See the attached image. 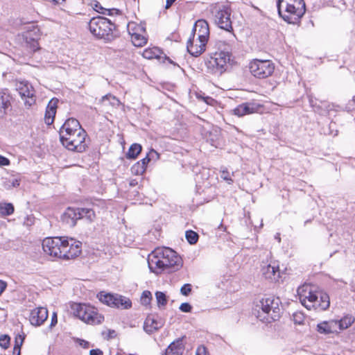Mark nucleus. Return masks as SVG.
<instances>
[{"instance_id": "nucleus-1", "label": "nucleus", "mask_w": 355, "mask_h": 355, "mask_svg": "<svg viewBox=\"0 0 355 355\" xmlns=\"http://www.w3.org/2000/svg\"><path fill=\"white\" fill-rule=\"evenodd\" d=\"M87 133L79 121L73 118L67 119L60 130V140L68 150L82 153L86 150Z\"/></svg>"}, {"instance_id": "nucleus-2", "label": "nucleus", "mask_w": 355, "mask_h": 355, "mask_svg": "<svg viewBox=\"0 0 355 355\" xmlns=\"http://www.w3.org/2000/svg\"><path fill=\"white\" fill-rule=\"evenodd\" d=\"M148 263L150 270L157 274L164 270L173 272L182 266V260L176 252L169 248H159L148 256Z\"/></svg>"}, {"instance_id": "nucleus-3", "label": "nucleus", "mask_w": 355, "mask_h": 355, "mask_svg": "<svg viewBox=\"0 0 355 355\" xmlns=\"http://www.w3.org/2000/svg\"><path fill=\"white\" fill-rule=\"evenodd\" d=\"M279 15L286 22L297 24L306 12L304 0H277Z\"/></svg>"}, {"instance_id": "nucleus-4", "label": "nucleus", "mask_w": 355, "mask_h": 355, "mask_svg": "<svg viewBox=\"0 0 355 355\" xmlns=\"http://www.w3.org/2000/svg\"><path fill=\"white\" fill-rule=\"evenodd\" d=\"M115 25L104 17H93L89 22V29L92 34L100 39L111 41L114 38L113 30Z\"/></svg>"}, {"instance_id": "nucleus-5", "label": "nucleus", "mask_w": 355, "mask_h": 355, "mask_svg": "<svg viewBox=\"0 0 355 355\" xmlns=\"http://www.w3.org/2000/svg\"><path fill=\"white\" fill-rule=\"evenodd\" d=\"M95 218V212L92 209L73 207H68L61 216L62 223L69 227H74L79 219L85 218L92 222Z\"/></svg>"}, {"instance_id": "nucleus-6", "label": "nucleus", "mask_w": 355, "mask_h": 355, "mask_svg": "<svg viewBox=\"0 0 355 355\" xmlns=\"http://www.w3.org/2000/svg\"><path fill=\"white\" fill-rule=\"evenodd\" d=\"M259 303V306L262 312L266 314L261 320H266L267 322H271L279 319L280 314V300L279 298L268 297L263 298Z\"/></svg>"}, {"instance_id": "nucleus-7", "label": "nucleus", "mask_w": 355, "mask_h": 355, "mask_svg": "<svg viewBox=\"0 0 355 355\" xmlns=\"http://www.w3.org/2000/svg\"><path fill=\"white\" fill-rule=\"evenodd\" d=\"M74 310L75 315L79 319L89 324H100L104 319L94 307L85 304H76Z\"/></svg>"}, {"instance_id": "nucleus-8", "label": "nucleus", "mask_w": 355, "mask_h": 355, "mask_svg": "<svg viewBox=\"0 0 355 355\" xmlns=\"http://www.w3.org/2000/svg\"><path fill=\"white\" fill-rule=\"evenodd\" d=\"M74 310L75 315L79 319L89 324H100L104 319L94 307L85 304H76Z\"/></svg>"}, {"instance_id": "nucleus-9", "label": "nucleus", "mask_w": 355, "mask_h": 355, "mask_svg": "<svg viewBox=\"0 0 355 355\" xmlns=\"http://www.w3.org/2000/svg\"><path fill=\"white\" fill-rule=\"evenodd\" d=\"M97 297L103 304L112 308L128 309L132 306V302L129 298L119 294L101 291L97 295Z\"/></svg>"}, {"instance_id": "nucleus-10", "label": "nucleus", "mask_w": 355, "mask_h": 355, "mask_svg": "<svg viewBox=\"0 0 355 355\" xmlns=\"http://www.w3.org/2000/svg\"><path fill=\"white\" fill-rule=\"evenodd\" d=\"M229 46L225 50L215 52L207 62L208 68H211L215 73H222L226 70L227 64L231 60Z\"/></svg>"}, {"instance_id": "nucleus-11", "label": "nucleus", "mask_w": 355, "mask_h": 355, "mask_svg": "<svg viewBox=\"0 0 355 355\" xmlns=\"http://www.w3.org/2000/svg\"><path fill=\"white\" fill-rule=\"evenodd\" d=\"M215 24L221 29L232 32V21L231 19V9L226 6L216 7L212 11Z\"/></svg>"}, {"instance_id": "nucleus-12", "label": "nucleus", "mask_w": 355, "mask_h": 355, "mask_svg": "<svg viewBox=\"0 0 355 355\" xmlns=\"http://www.w3.org/2000/svg\"><path fill=\"white\" fill-rule=\"evenodd\" d=\"M249 68L250 73L254 77L266 78L272 74L275 70V65L268 60L255 59L250 63Z\"/></svg>"}, {"instance_id": "nucleus-13", "label": "nucleus", "mask_w": 355, "mask_h": 355, "mask_svg": "<svg viewBox=\"0 0 355 355\" xmlns=\"http://www.w3.org/2000/svg\"><path fill=\"white\" fill-rule=\"evenodd\" d=\"M64 237L46 238L42 241L44 252L53 257L62 259Z\"/></svg>"}, {"instance_id": "nucleus-14", "label": "nucleus", "mask_w": 355, "mask_h": 355, "mask_svg": "<svg viewBox=\"0 0 355 355\" xmlns=\"http://www.w3.org/2000/svg\"><path fill=\"white\" fill-rule=\"evenodd\" d=\"M82 243L72 238L64 239L62 259H71L77 257L81 252Z\"/></svg>"}, {"instance_id": "nucleus-15", "label": "nucleus", "mask_w": 355, "mask_h": 355, "mask_svg": "<svg viewBox=\"0 0 355 355\" xmlns=\"http://www.w3.org/2000/svg\"><path fill=\"white\" fill-rule=\"evenodd\" d=\"M318 291H313L311 286L304 285L298 288L297 293L302 304L307 309L311 310L314 306L313 301L317 297Z\"/></svg>"}, {"instance_id": "nucleus-16", "label": "nucleus", "mask_w": 355, "mask_h": 355, "mask_svg": "<svg viewBox=\"0 0 355 355\" xmlns=\"http://www.w3.org/2000/svg\"><path fill=\"white\" fill-rule=\"evenodd\" d=\"M17 89L26 106L31 107L35 102V91L28 82H19Z\"/></svg>"}, {"instance_id": "nucleus-17", "label": "nucleus", "mask_w": 355, "mask_h": 355, "mask_svg": "<svg viewBox=\"0 0 355 355\" xmlns=\"http://www.w3.org/2000/svg\"><path fill=\"white\" fill-rule=\"evenodd\" d=\"M192 37L197 36L198 40H200L201 46L203 47L204 44H207L209 35V28L207 22L205 20H198L193 26Z\"/></svg>"}, {"instance_id": "nucleus-18", "label": "nucleus", "mask_w": 355, "mask_h": 355, "mask_svg": "<svg viewBox=\"0 0 355 355\" xmlns=\"http://www.w3.org/2000/svg\"><path fill=\"white\" fill-rule=\"evenodd\" d=\"M263 275L271 281H278L280 277L279 263L276 261H270L266 266L262 267Z\"/></svg>"}, {"instance_id": "nucleus-19", "label": "nucleus", "mask_w": 355, "mask_h": 355, "mask_svg": "<svg viewBox=\"0 0 355 355\" xmlns=\"http://www.w3.org/2000/svg\"><path fill=\"white\" fill-rule=\"evenodd\" d=\"M48 318V311L44 307H38L31 311L29 320L31 324L40 326Z\"/></svg>"}, {"instance_id": "nucleus-20", "label": "nucleus", "mask_w": 355, "mask_h": 355, "mask_svg": "<svg viewBox=\"0 0 355 355\" xmlns=\"http://www.w3.org/2000/svg\"><path fill=\"white\" fill-rule=\"evenodd\" d=\"M200 40L195 39L193 37H190L187 41V49L188 52L194 57H198L201 55L205 51V46L207 44H203V47L201 46Z\"/></svg>"}, {"instance_id": "nucleus-21", "label": "nucleus", "mask_w": 355, "mask_h": 355, "mask_svg": "<svg viewBox=\"0 0 355 355\" xmlns=\"http://www.w3.org/2000/svg\"><path fill=\"white\" fill-rule=\"evenodd\" d=\"M317 297L313 301L314 306L312 308L315 310L324 311L329 307L330 300L329 295L322 291H318Z\"/></svg>"}, {"instance_id": "nucleus-22", "label": "nucleus", "mask_w": 355, "mask_h": 355, "mask_svg": "<svg viewBox=\"0 0 355 355\" xmlns=\"http://www.w3.org/2000/svg\"><path fill=\"white\" fill-rule=\"evenodd\" d=\"M31 26L33 29L27 31L25 37L27 43H30L31 49L35 52L39 49L37 40L40 37V30L34 25Z\"/></svg>"}, {"instance_id": "nucleus-23", "label": "nucleus", "mask_w": 355, "mask_h": 355, "mask_svg": "<svg viewBox=\"0 0 355 355\" xmlns=\"http://www.w3.org/2000/svg\"><path fill=\"white\" fill-rule=\"evenodd\" d=\"M184 338H180L171 343L165 352V355H182L184 350Z\"/></svg>"}, {"instance_id": "nucleus-24", "label": "nucleus", "mask_w": 355, "mask_h": 355, "mask_svg": "<svg viewBox=\"0 0 355 355\" xmlns=\"http://www.w3.org/2000/svg\"><path fill=\"white\" fill-rule=\"evenodd\" d=\"M164 325L162 320H157L153 316H148L144 322V331L150 334L155 331L158 330Z\"/></svg>"}, {"instance_id": "nucleus-25", "label": "nucleus", "mask_w": 355, "mask_h": 355, "mask_svg": "<svg viewBox=\"0 0 355 355\" xmlns=\"http://www.w3.org/2000/svg\"><path fill=\"white\" fill-rule=\"evenodd\" d=\"M57 104V99L53 98L49 102L44 115V121L46 124L51 125L53 123L56 113Z\"/></svg>"}, {"instance_id": "nucleus-26", "label": "nucleus", "mask_w": 355, "mask_h": 355, "mask_svg": "<svg viewBox=\"0 0 355 355\" xmlns=\"http://www.w3.org/2000/svg\"><path fill=\"white\" fill-rule=\"evenodd\" d=\"M257 111L254 103H245L238 105L234 110V114L238 116H243L246 114L254 113Z\"/></svg>"}, {"instance_id": "nucleus-27", "label": "nucleus", "mask_w": 355, "mask_h": 355, "mask_svg": "<svg viewBox=\"0 0 355 355\" xmlns=\"http://www.w3.org/2000/svg\"><path fill=\"white\" fill-rule=\"evenodd\" d=\"M317 331L322 334L327 335L337 332L336 322L334 320L324 321L317 325Z\"/></svg>"}, {"instance_id": "nucleus-28", "label": "nucleus", "mask_w": 355, "mask_h": 355, "mask_svg": "<svg viewBox=\"0 0 355 355\" xmlns=\"http://www.w3.org/2000/svg\"><path fill=\"white\" fill-rule=\"evenodd\" d=\"M11 97L5 90L0 89V118L6 112L7 109L10 106Z\"/></svg>"}, {"instance_id": "nucleus-29", "label": "nucleus", "mask_w": 355, "mask_h": 355, "mask_svg": "<svg viewBox=\"0 0 355 355\" xmlns=\"http://www.w3.org/2000/svg\"><path fill=\"white\" fill-rule=\"evenodd\" d=\"M336 322V330H343L350 327L354 322V318L352 315H345L340 320H335Z\"/></svg>"}, {"instance_id": "nucleus-30", "label": "nucleus", "mask_w": 355, "mask_h": 355, "mask_svg": "<svg viewBox=\"0 0 355 355\" xmlns=\"http://www.w3.org/2000/svg\"><path fill=\"white\" fill-rule=\"evenodd\" d=\"M145 33H132L131 37L132 42L135 46H142L147 42V38L144 35Z\"/></svg>"}, {"instance_id": "nucleus-31", "label": "nucleus", "mask_w": 355, "mask_h": 355, "mask_svg": "<svg viewBox=\"0 0 355 355\" xmlns=\"http://www.w3.org/2000/svg\"><path fill=\"white\" fill-rule=\"evenodd\" d=\"M101 103L106 105L107 104L111 105L113 107H118L120 105V101L114 96L108 94L103 96L101 99Z\"/></svg>"}, {"instance_id": "nucleus-32", "label": "nucleus", "mask_w": 355, "mask_h": 355, "mask_svg": "<svg viewBox=\"0 0 355 355\" xmlns=\"http://www.w3.org/2000/svg\"><path fill=\"white\" fill-rule=\"evenodd\" d=\"M15 208L12 203L0 202V214L2 216H10L14 213Z\"/></svg>"}, {"instance_id": "nucleus-33", "label": "nucleus", "mask_w": 355, "mask_h": 355, "mask_svg": "<svg viewBox=\"0 0 355 355\" xmlns=\"http://www.w3.org/2000/svg\"><path fill=\"white\" fill-rule=\"evenodd\" d=\"M142 147L139 144H133L129 148V150L126 154V157L128 159H135L137 155L141 153Z\"/></svg>"}, {"instance_id": "nucleus-34", "label": "nucleus", "mask_w": 355, "mask_h": 355, "mask_svg": "<svg viewBox=\"0 0 355 355\" xmlns=\"http://www.w3.org/2000/svg\"><path fill=\"white\" fill-rule=\"evenodd\" d=\"M94 9L98 12V13L103 14V15H112L113 14V12H117L118 10L116 9H107L103 8L98 1H95L93 4Z\"/></svg>"}, {"instance_id": "nucleus-35", "label": "nucleus", "mask_w": 355, "mask_h": 355, "mask_svg": "<svg viewBox=\"0 0 355 355\" xmlns=\"http://www.w3.org/2000/svg\"><path fill=\"white\" fill-rule=\"evenodd\" d=\"M128 30L129 34L132 36V33H146V28L145 27L141 24H137L134 22H130L128 25Z\"/></svg>"}, {"instance_id": "nucleus-36", "label": "nucleus", "mask_w": 355, "mask_h": 355, "mask_svg": "<svg viewBox=\"0 0 355 355\" xmlns=\"http://www.w3.org/2000/svg\"><path fill=\"white\" fill-rule=\"evenodd\" d=\"M159 50L157 48L146 49L144 51L142 55L144 58L151 60L159 57Z\"/></svg>"}, {"instance_id": "nucleus-37", "label": "nucleus", "mask_w": 355, "mask_h": 355, "mask_svg": "<svg viewBox=\"0 0 355 355\" xmlns=\"http://www.w3.org/2000/svg\"><path fill=\"white\" fill-rule=\"evenodd\" d=\"M185 236L186 239L191 245L196 244L198 242L199 238L198 233L193 230L186 231Z\"/></svg>"}, {"instance_id": "nucleus-38", "label": "nucleus", "mask_w": 355, "mask_h": 355, "mask_svg": "<svg viewBox=\"0 0 355 355\" xmlns=\"http://www.w3.org/2000/svg\"><path fill=\"white\" fill-rule=\"evenodd\" d=\"M146 171V168L143 164H140L139 162L135 164L131 168L132 173L139 175H142Z\"/></svg>"}, {"instance_id": "nucleus-39", "label": "nucleus", "mask_w": 355, "mask_h": 355, "mask_svg": "<svg viewBox=\"0 0 355 355\" xmlns=\"http://www.w3.org/2000/svg\"><path fill=\"white\" fill-rule=\"evenodd\" d=\"M155 297L159 307L165 306L167 304L166 296L163 292L157 291L155 293Z\"/></svg>"}, {"instance_id": "nucleus-40", "label": "nucleus", "mask_w": 355, "mask_h": 355, "mask_svg": "<svg viewBox=\"0 0 355 355\" xmlns=\"http://www.w3.org/2000/svg\"><path fill=\"white\" fill-rule=\"evenodd\" d=\"M152 299L151 293L148 291H145L142 293L141 296V302L144 305H148L150 303Z\"/></svg>"}, {"instance_id": "nucleus-41", "label": "nucleus", "mask_w": 355, "mask_h": 355, "mask_svg": "<svg viewBox=\"0 0 355 355\" xmlns=\"http://www.w3.org/2000/svg\"><path fill=\"white\" fill-rule=\"evenodd\" d=\"M10 338L8 335L3 334L0 336V347L4 349L9 347Z\"/></svg>"}, {"instance_id": "nucleus-42", "label": "nucleus", "mask_w": 355, "mask_h": 355, "mask_svg": "<svg viewBox=\"0 0 355 355\" xmlns=\"http://www.w3.org/2000/svg\"><path fill=\"white\" fill-rule=\"evenodd\" d=\"M305 320L304 315L301 312H295L293 314V320L295 324H302Z\"/></svg>"}, {"instance_id": "nucleus-43", "label": "nucleus", "mask_w": 355, "mask_h": 355, "mask_svg": "<svg viewBox=\"0 0 355 355\" xmlns=\"http://www.w3.org/2000/svg\"><path fill=\"white\" fill-rule=\"evenodd\" d=\"M191 292V285L190 284H185L180 288V293L182 295L188 296Z\"/></svg>"}, {"instance_id": "nucleus-44", "label": "nucleus", "mask_w": 355, "mask_h": 355, "mask_svg": "<svg viewBox=\"0 0 355 355\" xmlns=\"http://www.w3.org/2000/svg\"><path fill=\"white\" fill-rule=\"evenodd\" d=\"M20 184V180L18 178H12L8 182V188H15L19 187Z\"/></svg>"}, {"instance_id": "nucleus-45", "label": "nucleus", "mask_w": 355, "mask_h": 355, "mask_svg": "<svg viewBox=\"0 0 355 355\" xmlns=\"http://www.w3.org/2000/svg\"><path fill=\"white\" fill-rule=\"evenodd\" d=\"M191 309H192V306H191L190 304H189L187 302H184V303L181 304V305L180 306V310L184 313H189V312H191Z\"/></svg>"}, {"instance_id": "nucleus-46", "label": "nucleus", "mask_w": 355, "mask_h": 355, "mask_svg": "<svg viewBox=\"0 0 355 355\" xmlns=\"http://www.w3.org/2000/svg\"><path fill=\"white\" fill-rule=\"evenodd\" d=\"M196 355H210L207 348L204 345L199 346L196 352Z\"/></svg>"}, {"instance_id": "nucleus-47", "label": "nucleus", "mask_w": 355, "mask_h": 355, "mask_svg": "<svg viewBox=\"0 0 355 355\" xmlns=\"http://www.w3.org/2000/svg\"><path fill=\"white\" fill-rule=\"evenodd\" d=\"M24 340V337L21 336V335H18L17 336H16L14 347H17V348L21 349V347L22 345Z\"/></svg>"}, {"instance_id": "nucleus-48", "label": "nucleus", "mask_w": 355, "mask_h": 355, "mask_svg": "<svg viewBox=\"0 0 355 355\" xmlns=\"http://www.w3.org/2000/svg\"><path fill=\"white\" fill-rule=\"evenodd\" d=\"M148 157L151 158V159H158L159 158V153L155 150L154 149H151L148 153L147 154Z\"/></svg>"}, {"instance_id": "nucleus-49", "label": "nucleus", "mask_w": 355, "mask_h": 355, "mask_svg": "<svg viewBox=\"0 0 355 355\" xmlns=\"http://www.w3.org/2000/svg\"><path fill=\"white\" fill-rule=\"evenodd\" d=\"M9 164H10L9 159L2 155H0V166H8Z\"/></svg>"}, {"instance_id": "nucleus-50", "label": "nucleus", "mask_w": 355, "mask_h": 355, "mask_svg": "<svg viewBox=\"0 0 355 355\" xmlns=\"http://www.w3.org/2000/svg\"><path fill=\"white\" fill-rule=\"evenodd\" d=\"M150 160L151 158L148 157V156L146 155V157L139 161V162L140 164H143L144 166L146 168L147 164Z\"/></svg>"}, {"instance_id": "nucleus-51", "label": "nucleus", "mask_w": 355, "mask_h": 355, "mask_svg": "<svg viewBox=\"0 0 355 355\" xmlns=\"http://www.w3.org/2000/svg\"><path fill=\"white\" fill-rule=\"evenodd\" d=\"M89 355H103V352L99 349H91Z\"/></svg>"}, {"instance_id": "nucleus-52", "label": "nucleus", "mask_w": 355, "mask_h": 355, "mask_svg": "<svg viewBox=\"0 0 355 355\" xmlns=\"http://www.w3.org/2000/svg\"><path fill=\"white\" fill-rule=\"evenodd\" d=\"M7 287V283L5 281L0 280V295L6 290Z\"/></svg>"}, {"instance_id": "nucleus-53", "label": "nucleus", "mask_w": 355, "mask_h": 355, "mask_svg": "<svg viewBox=\"0 0 355 355\" xmlns=\"http://www.w3.org/2000/svg\"><path fill=\"white\" fill-rule=\"evenodd\" d=\"M1 245H2V248L5 250H8L11 248L10 240L6 241L4 244H1Z\"/></svg>"}, {"instance_id": "nucleus-54", "label": "nucleus", "mask_w": 355, "mask_h": 355, "mask_svg": "<svg viewBox=\"0 0 355 355\" xmlns=\"http://www.w3.org/2000/svg\"><path fill=\"white\" fill-rule=\"evenodd\" d=\"M221 178L225 180H230L232 182V180L228 178V172L225 171H223L221 173Z\"/></svg>"}, {"instance_id": "nucleus-55", "label": "nucleus", "mask_w": 355, "mask_h": 355, "mask_svg": "<svg viewBox=\"0 0 355 355\" xmlns=\"http://www.w3.org/2000/svg\"><path fill=\"white\" fill-rule=\"evenodd\" d=\"M57 315L56 313H53L51 318V326H54L57 323Z\"/></svg>"}, {"instance_id": "nucleus-56", "label": "nucleus", "mask_w": 355, "mask_h": 355, "mask_svg": "<svg viewBox=\"0 0 355 355\" xmlns=\"http://www.w3.org/2000/svg\"><path fill=\"white\" fill-rule=\"evenodd\" d=\"M175 1V0H166V8L168 9L172 5L173 3Z\"/></svg>"}, {"instance_id": "nucleus-57", "label": "nucleus", "mask_w": 355, "mask_h": 355, "mask_svg": "<svg viewBox=\"0 0 355 355\" xmlns=\"http://www.w3.org/2000/svg\"><path fill=\"white\" fill-rule=\"evenodd\" d=\"M21 349L17 347L13 348L12 355H20Z\"/></svg>"}, {"instance_id": "nucleus-58", "label": "nucleus", "mask_w": 355, "mask_h": 355, "mask_svg": "<svg viewBox=\"0 0 355 355\" xmlns=\"http://www.w3.org/2000/svg\"><path fill=\"white\" fill-rule=\"evenodd\" d=\"M115 336V331L114 330L112 331H109V334H108V338H114Z\"/></svg>"}, {"instance_id": "nucleus-59", "label": "nucleus", "mask_w": 355, "mask_h": 355, "mask_svg": "<svg viewBox=\"0 0 355 355\" xmlns=\"http://www.w3.org/2000/svg\"><path fill=\"white\" fill-rule=\"evenodd\" d=\"M137 182L135 180H131V181H130V185L131 187H135V185H137Z\"/></svg>"}, {"instance_id": "nucleus-60", "label": "nucleus", "mask_w": 355, "mask_h": 355, "mask_svg": "<svg viewBox=\"0 0 355 355\" xmlns=\"http://www.w3.org/2000/svg\"><path fill=\"white\" fill-rule=\"evenodd\" d=\"M51 1L55 3H60L63 1H64L65 0H51Z\"/></svg>"}, {"instance_id": "nucleus-61", "label": "nucleus", "mask_w": 355, "mask_h": 355, "mask_svg": "<svg viewBox=\"0 0 355 355\" xmlns=\"http://www.w3.org/2000/svg\"><path fill=\"white\" fill-rule=\"evenodd\" d=\"M211 145L217 147L218 143L216 141H214V139H211Z\"/></svg>"}, {"instance_id": "nucleus-62", "label": "nucleus", "mask_w": 355, "mask_h": 355, "mask_svg": "<svg viewBox=\"0 0 355 355\" xmlns=\"http://www.w3.org/2000/svg\"><path fill=\"white\" fill-rule=\"evenodd\" d=\"M275 239H277L278 241V242H280L281 241V239H280V235L279 234H277L275 235Z\"/></svg>"}, {"instance_id": "nucleus-63", "label": "nucleus", "mask_w": 355, "mask_h": 355, "mask_svg": "<svg viewBox=\"0 0 355 355\" xmlns=\"http://www.w3.org/2000/svg\"><path fill=\"white\" fill-rule=\"evenodd\" d=\"M84 342H85V343L84 347H87V345H89V343H88V342H85V341H84Z\"/></svg>"}]
</instances>
